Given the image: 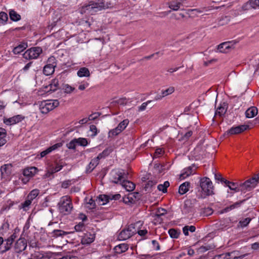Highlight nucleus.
Masks as SVG:
<instances>
[{
    "label": "nucleus",
    "mask_w": 259,
    "mask_h": 259,
    "mask_svg": "<svg viewBox=\"0 0 259 259\" xmlns=\"http://www.w3.org/2000/svg\"><path fill=\"white\" fill-rule=\"evenodd\" d=\"M111 7V3H105V0H97V2L91 1L88 5H84L80 8V12L82 14L87 13L93 15L99 11L108 9Z\"/></svg>",
    "instance_id": "nucleus-1"
},
{
    "label": "nucleus",
    "mask_w": 259,
    "mask_h": 259,
    "mask_svg": "<svg viewBox=\"0 0 259 259\" xmlns=\"http://www.w3.org/2000/svg\"><path fill=\"white\" fill-rule=\"evenodd\" d=\"M58 207L60 212L64 215L70 213L73 208L70 198L67 196L63 197L58 203Z\"/></svg>",
    "instance_id": "nucleus-2"
},
{
    "label": "nucleus",
    "mask_w": 259,
    "mask_h": 259,
    "mask_svg": "<svg viewBox=\"0 0 259 259\" xmlns=\"http://www.w3.org/2000/svg\"><path fill=\"white\" fill-rule=\"evenodd\" d=\"M200 186L204 194L209 196L214 194L213 186L211 180L207 177H203L200 180Z\"/></svg>",
    "instance_id": "nucleus-3"
},
{
    "label": "nucleus",
    "mask_w": 259,
    "mask_h": 259,
    "mask_svg": "<svg viewBox=\"0 0 259 259\" xmlns=\"http://www.w3.org/2000/svg\"><path fill=\"white\" fill-rule=\"evenodd\" d=\"M258 183V182L256 177L253 175L251 178L246 180L243 183L239 184V191L243 193L250 191L255 188Z\"/></svg>",
    "instance_id": "nucleus-4"
},
{
    "label": "nucleus",
    "mask_w": 259,
    "mask_h": 259,
    "mask_svg": "<svg viewBox=\"0 0 259 259\" xmlns=\"http://www.w3.org/2000/svg\"><path fill=\"white\" fill-rule=\"evenodd\" d=\"M42 53L40 47H33L27 50L23 54V57L27 60L35 59Z\"/></svg>",
    "instance_id": "nucleus-5"
},
{
    "label": "nucleus",
    "mask_w": 259,
    "mask_h": 259,
    "mask_svg": "<svg viewBox=\"0 0 259 259\" xmlns=\"http://www.w3.org/2000/svg\"><path fill=\"white\" fill-rule=\"evenodd\" d=\"M128 173L123 170H115L112 172V182L115 184H121L124 179H127Z\"/></svg>",
    "instance_id": "nucleus-6"
},
{
    "label": "nucleus",
    "mask_w": 259,
    "mask_h": 259,
    "mask_svg": "<svg viewBox=\"0 0 259 259\" xmlns=\"http://www.w3.org/2000/svg\"><path fill=\"white\" fill-rule=\"evenodd\" d=\"M27 247V241L24 238H20L15 243L14 250L15 252L20 253Z\"/></svg>",
    "instance_id": "nucleus-7"
},
{
    "label": "nucleus",
    "mask_w": 259,
    "mask_h": 259,
    "mask_svg": "<svg viewBox=\"0 0 259 259\" xmlns=\"http://www.w3.org/2000/svg\"><path fill=\"white\" fill-rule=\"evenodd\" d=\"M235 44L233 41L224 42L218 45L217 49L221 53H227L231 49L234 48Z\"/></svg>",
    "instance_id": "nucleus-8"
},
{
    "label": "nucleus",
    "mask_w": 259,
    "mask_h": 259,
    "mask_svg": "<svg viewBox=\"0 0 259 259\" xmlns=\"http://www.w3.org/2000/svg\"><path fill=\"white\" fill-rule=\"evenodd\" d=\"M16 232H17V229H15L13 234L12 235H11L10 236V237H9L8 238H7L6 240H5L6 243L5 245L4 249L2 250L1 251V253H2V254L4 253L5 252L11 249L12 244L14 240L17 237Z\"/></svg>",
    "instance_id": "nucleus-9"
},
{
    "label": "nucleus",
    "mask_w": 259,
    "mask_h": 259,
    "mask_svg": "<svg viewBox=\"0 0 259 259\" xmlns=\"http://www.w3.org/2000/svg\"><path fill=\"white\" fill-rule=\"evenodd\" d=\"M249 125L245 124L232 127L228 131V134L230 135L238 134L246 131Z\"/></svg>",
    "instance_id": "nucleus-10"
},
{
    "label": "nucleus",
    "mask_w": 259,
    "mask_h": 259,
    "mask_svg": "<svg viewBox=\"0 0 259 259\" xmlns=\"http://www.w3.org/2000/svg\"><path fill=\"white\" fill-rule=\"evenodd\" d=\"M24 117L21 115H17L12 117L4 119V122L7 125H12L16 124L22 121Z\"/></svg>",
    "instance_id": "nucleus-11"
},
{
    "label": "nucleus",
    "mask_w": 259,
    "mask_h": 259,
    "mask_svg": "<svg viewBox=\"0 0 259 259\" xmlns=\"http://www.w3.org/2000/svg\"><path fill=\"white\" fill-rule=\"evenodd\" d=\"M40 112L43 114H47L53 109L49 101H45L41 102L39 106Z\"/></svg>",
    "instance_id": "nucleus-12"
},
{
    "label": "nucleus",
    "mask_w": 259,
    "mask_h": 259,
    "mask_svg": "<svg viewBox=\"0 0 259 259\" xmlns=\"http://www.w3.org/2000/svg\"><path fill=\"white\" fill-rule=\"evenodd\" d=\"M62 146V144L61 143H58L57 144H55V145L49 147L46 150L42 151L40 153V157H43L47 155V154L51 153L53 150H55L57 149L58 148L61 147Z\"/></svg>",
    "instance_id": "nucleus-13"
},
{
    "label": "nucleus",
    "mask_w": 259,
    "mask_h": 259,
    "mask_svg": "<svg viewBox=\"0 0 259 259\" xmlns=\"http://www.w3.org/2000/svg\"><path fill=\"white\" fill-rule=\"evenodd\" d=\"M256 6L254 0H249L244 3L241 8V11H245L251 9H256Z\"/></svg>",
    "instance_id": "nucleus-14"
},
{
    "label": "nucleus",
    "mask_w": 259,
    "mask_h": 259,
    "mask_svg": "<svg viewBox=\"0 0 259 259\" xmlns=\"http://www.w3.org/2000/svg\"><path fill=\"white\" fill-rule=\"evenodd\" d=\"M12 165L11 164H7L1 167V172L3 177L8 176L11 173Z\"/></svg>",
    "instance_id": "nucleus-15"
},
{
    "label": "nucleus",
    "mask_w": 259,
    "mask_h": 259,
    "mask_svg": "<svg viewBox=\"0 0 259 259\" xmlns=\"http://www.w3.org/2000/svg\"><path fill=\"white\" fill-rule=\"evenodd\" d=\"M128 248V245L126 243L120 244L114 248V251L117 254H120L126 251Z\"/></svg>",
    "instance_id": "nucleus-16"
},
{
    "label": "nucleus",
    "mask_w": 259,
    "mask_h": 259,
    "mask_svg": "<svg viewBox=\"0 0 259 259\" xmlns=\"http://www.w3.org/2000/svg\"><path fill=\"white\" fill-rule=\"evenodd\" d=\"M121 185L126 191L129 192L133 191L135 188V184L126 179L123 180Z\"/></svg>",
    "instance_id": "nucleus-17"
},
{
    "label": "nucleus",
    "mask_w": 259,
    "mask_h": 259,
    "mask_svg": "<svg viewBox=\"0 0 259 259\" xmlns=\"http://www.w3.org/2000/svg\"><path fill=\"white\" fill-rule=\"evenodd\" d=\"M95 239L94 234L91 233L87 234L82 238L81 240V243L83 244H89L93 242Z\"/></svg>",
    "instance_id": "nucleus-18"
},
{
    "label": "nucleus",
    "mask_w": 259,
    "mask_h": 259,
    "mask_svg": "<svg viewBox=\"0 0 259 259\" xmlns=\"http://www.w3.org/2000/svg\"><path fill=\"white\" fill-rule=\"evenodd\" d=\"M190 186V183L188 182H186L182 184L179 189V193L181 195L185 194L189 191Z\"/></svg>",
    "instance_id": "nucleus-19"
},
{
    "label": "nucleus",
    "mask_w": 259,
    "mask_h": 259,
    "mask_svg": "<svg viewBox=\"0 0 259 259\" xmlns=\"http://www.w3.org/2000/svg\"><path fill=\"white\" fill-rule=\"evenodd\" d=\"M133 236V232L129 233L126 229L122 230L118 235L119 240H124L130 238Z\"/></svg>",
    "instance_id": "nucleus-20"
},
{
    "label": "nucleus",
    "mask_w": 259,
    "mask_h": 259,
    "mask_svg": "<svg viewBox=\"0 0 259 259\" xmlns=\"http://www.w3.org/2000/svg\"><path fill=\"white\" fill-rule=\"evenodd\" d=\"M257 114V109L255 107H251L249 108L245 112L246 117L247 118H252Z\"/></svg>",
    "instance_id": "nucleus-21"
},
{
    "label": "nucleus",
    "mask_w": 259,
    "mask_h": 259,
    "mask_svg": "<svg viewBox=\"0 0 259 259\" xmlns=\"http://www.w3.org/2000/svg\"><path fill=\"white\" fill-rule=\"evenodd\" d=\"M27 47L26 42H22L13 49V52L15 54H19L26 49Z\"/></svg>",
    "instance_id": "nucleus-22"
},
{
    "label": "nucleus",
    "mask_w": 259,
    "mask_h": 259,
    "mask_svg": "<svg viewBox=\"0 0 259 259\" xmlns=\"http://www.w3.org/2000/svg\"><path fill=\"white\" fill-rule=\"evenodd\" d=\"M245 200H243L240 201L239 202H236V203L230 205L229 206L225 207L222 211V212H227L232 209H234L236 208L239 207L240 206L241 204L245 201Z\"/></svg>",
    "instance_id": "nucleus-23"
},
{
    "label": "nucleus",
    "mask_w": 259,
    "mask_h": 259,
    "mask_svg": "<svg viewBox=\"0 0 259 259\" xmlns=\"http://www.w3.org/2000/svg\"><path fill=\"white\" fill-rule=\"evenodd\" d=\"M79 77H89L90 76V71L88 68L86 67H81L77 73Z\"/></svg>",
    "instance_id": "nucleus-24"
},
{
    "label": "nucleus",
    "mask_w": 259,
    "mask_h": 259,
    "mask_svg": "<svg viewBox=\"0 0 259 259\" xmlns=\"http://www.w3.org/2000/svg\"><path fill=\"white\" fill-rule=\"evenodd\" d=\"M55 67H56L46 65L43 69L44 74L47 76L52 75L55 71Z\"/></svg>",
    "instance_id": "nucleus-25"
},
{
    "label": "nucleus",
    "mask_w": 259,
    "mask_h": 259,
    "mask_svg": "<svg viewBox=\"0 0 259 259\" xmlns=\"http://www.w3.org/2000/svg\"><path fill=\"white\" fill-rule=\"evenodd\" d=\"M99 163L97 160L94 158L92 159L90 163L88 165L86 171L87 173H90L93 171V170L98 165Z\"/></svg>",
    "instance_id": "nucleus-26"
},
{
    "label": "nucleus",
    "mask_w": 259,
    "mask_h": 259,
    "mask_svg": "<svg viewBox=\"0 0 259 259\" xmlns=\"http://www.w3.org/2000/svg\"><path fill=\"white\" fill-rule=\"evenodd\" d=\"M226 186L228 187L230 190H233L236 192H239V184L227 181L226 182Z\"/></svg>",
    "instance_id": "nucleus-27"
},
{
    "label": "nucleus",
    "mask_w": 259,
    "mask_h": 259,
    "mask_svg": "<svg viewBox=\"0 0 259 259\" xmlns=\"http://www.w3.org/2000/svg\"><path fill=\"white\" fill-rule=\"evenodd\" d=\"M217 257L218 259H234L236 258V252H232L219 255Z\"/></svg>",
    "instance_id": "nucleus-28"
},
{
    "label": "nucleus",
    "mask_w": 259,
    "mask_h": 259,
    "mask_svg": "<svg viewBox=\"0 0 259 259\" xmlns=\"http://www.w3.org/2000/svg\"><path fill=\"white\" fill-rule=\"evenodd\" d=\"M9 16L11 20L13 21H18L21 19V16L13 10H10Z\"/></svg>",
    "instance_id": "nucleus-29"
},
{
    "label": "nucleus",
    "mask_w": 259,
    "mask_h": 259,
    "mask_svg": "<svg viewBox=\"0 0 259 259\" xmlns=\"http://www.w3.org/2000/svg\"><path fill=\"white\" fill-rule=\"evenodd\" d=\"M53 237H63L69 234V232L61 230H54L52 232Z\"/></svg>",
    "instance_id": "nucleus-30"
},
{
    "label": "nucleus",
    "mask_w": 259,
    "mask_h": 259,
    "mask_svg": "<svg viewBox=\"0 0 259 259\" xmlns=\"http://www.w3.org/2000/svg\"><path fill=\"white\" fill-rule=\"evenodd\" d=\"M182 5L181 2H177L175 1L170 2L169 4V8L174 11H178Z\"/></svg>",
    "instance_id": "nucleus-31"
},
{
    "label": "nucleus",
    "mask_w": 259,
    "mask_h": 259,
    "mask_svg": "<svg viewBox=\"0 0 259 259\" xmlns=\"http://www.w3.org/2000/svg\"><path fill=\"white\" fill-rule=\"evenodd\" d=\"M169 186L168 181H165L163 184H159L157 186L159 191H162L163 193L167 192V188Z\"/></svg>",
    "instance_id": "nucleus-32"
},
{
    "label": "nucleus",
    "mask_w": 259,
    "mask_h": 259,
    "mask_svg": "<svg viewBox=\"0 0 259 259\" xmlns=\"http://www.w3.org/2000/svg\"><path fill=\"white\" fill-rule=\"evenodd\" d=\"M35 167H31L24 169L23 174L24 176L26 177H32L33 175Z\"/></svg>",
    "instance_id": "nucleus-33"
},
{
    "label": "nucleus",
    "mask_w": 259,
    "mask_h": 259,
    "mask_svg": "<svg viewBox=\"0 0 259 259\" xmlns=\"http://www.w3.org/2000/svg\"><path fill=\"white\" fill-rule=\"evenodd\" d=\"M109 198H110V196L109 195H100L99 196V202H102L101 205H104L109 202Z\"/></svg>",
    "instance_id": "nucleus-34"
},
{
    "label": "nucleus",
    "mask_w": 259,
    "mask_h": 259,
    "mask_svg": "<svg viewBox=\"0 0 259 259\" xmlns=\"http://www.w3.org/2000/svg\"><path fill=\"white\" fill-rule=\"evenodd\" d=\"M227 111V109L225 106H223L222 105H221L220 107H219L215 113V116L219 115L220 116H222L224 114H225L226 112Z\"/></svg>",
    "instance_id": "nucleus-35"
},
{
    "label": "nucleus",
    "mask_w": 259,
    "mask_h": 259,
    "mask_svg": "<svg viewBox=\"0 0 259 259\" xmlns=\"http://www.w3.org/2000/svg\"><path fill=\"white\" fill-rule=\"evenodd\" d=\"M39 194V191L37 189L32 190L27 195V198L32 201Z\"/></svg>",
    "instance_id": "nucleus-36"
},
{
    "label": "nucleus",
    "mask_w": 259,
    "mask_h": 259,
    "mask_svg": "<svg viewBox=\"0 0 259 259\" xmlns=\"http://www.w3.org/2000/svg\"><path fill=\"white\" fill-rule=\"evenodd\" d=\"M168 233L172 238H178L180 234V232L175 229H170L168 230Z\"/></svg>",
    "instance_id": "nucleus-37"
},
{
    "label": "nucleus",
    "mask_w": 259,
    "mask_h": 259,
    "mask_svg": "<svg viewBox=\"0 0 259 259\" xmlns=\"http://www.w3.org/2000/svg\"><path fill=\"white\" fill-rule=\"evenodd\" d=\"M192 174V168L188 167L187 169L180 175V179L181 180L186 178Z\"/></svg>",
    "instance_id": "nucleus-38"
},
{
    "label": "nucleus",
    "mask_w": 259,
    "mask_h": 259,
    "mask_svg": "<svg viewBox=\"0 0 259 259\" xmlns=\"http://www.w3.org/2000/svg\"><path fill=\"white\" fill-rule=\"evenodd\" d=\"M128 123L129 121L128 119H124L122 121L120 122L117 127H118L120 131L122 132L126 128Z\"/></svg>",
    "instance_id": "nucleus-39"
},
{
    "label": "nucleus",
    "mask_w": 259,
    "mask_h": 259,
    "mask_svg": "<svg viewBox=\"0 0 259 259\" xmlns=\"http://www.w3.org/2000/svg\"><path fill=\"white\" fill-rule=\"evenodd\" d=\"M175 91V88L173 87H170L168 89L165 90H162L161 91V94H163V95L164 97H166L169 95L173 93Z\"/></svg>",
    "instance_id": "nucleus-40"
},
{
    "label": "nucleus",
    "mask_w": 259,
    "mask_h": 259,
    "mask_svg": "<svg viewBox=\"0 0 259 259\" xmlns=\"http://www.w3.org/2000/svg\"><path fill=\"white\" fill-rule=\"evenodd\" d=\"M46 65L56 67L57 62L55 57L54 56H51L49 57L47 60Z\"/></svg>",
    "instance_id": "nucleus-41"
},
{
    "label": "nucleus",
    "mask_w": 259,
    "mask_h": 259,
    "mask_svg": "<svg viewBox=\"0 0 259 259\" xmlns=\"http://www.w3.org/2000/svg\"><path fill=\"white\" fill-rule=\"evenodd\" d=\"M121 131L118 128V127H116V128L111 130L109 131L108 133V137H112L113 136H116L118 135L119 133H120Z\"/></svg>",
    "instance_id": "nucleus-42"
},
{
    "label": "nucleus",
    "mask_w": 259,
    "mask_h": 259,
    "mask_svg": "<svg viewBox=\"0 0 259 259\" xmlns=\"http://www.w3.org/2000/svg\"><path fill=\"white\" fill-rule=\"evenodd\" d=\"M8 17L6 13L4 12H0V23L4 24L8 20Z\"/></svg>",
    "instance_id": "nucleus-43"
},
{
    "label": "nucleus",
    "mask_w": 259,
    "mask_h": 259,
    "mask_svg": "<svg viewBox=\"0 0 259 259\" xmlns=\"http://www.w3.org/2000/svg\"><path fill=\"white\" fill-rule=\"evenodd\" d=\"M77 144L81 146H85L88 145V141L85 138H79L76 139Z\"/></svg>",
    "instance_id": "nucleus-44"
},
{
    "label": "nucleus",
    "mask_w": 259,
    "mask_h": 259,
    "mask_svg": "<svg viewBox=\"0 0 259 259\" xmlns=\"http://www.w3.org/2000/svg\"><path fill=\"white\" fill-rule=\"evenodd\" d=\"M76 144V139H74L69 143L67 144V147L69 149H75Z\"/></svg>",
    "instance_id": "nucleus-45"
},
{
    "label": "nucleus",
    "mask_w": 259,
    "mask_h": 259,
    "mask_svg": "<svg viewBox=\"0 0 259 259\" xmlns=\"http://www.w3.org/2000/svg\"><path fill=\"white\" fill-rule=\"evenodd\" d=\"M61 79V76H58L55 78L53 79L52 80V82L51 83H52V85H54L55 87H57L58 88H60L59 87V81Z\"/></svg>",
    "instance_id": "nucleus-46"
},
{
    "label": "nucleus",
    "mask_w": 259,
    "mask_h": 259,
    "mask_svg": "<svg viewBox=\"0 0 259 259\" xmlns=\"http://www.w3.org/2000/svg\"><path fill=\"white\" fill-rule=\"evenodd\" d=\"M62 89L64 90L65 92L67 94L71 93L75 90L74 88H73L68 84L63 85Z\"/></svg>",
    "instance_id": "nucleus-47"
},
{
    "label": "nucleus",
    "mask_w": 259,
    "mask_h": 259,
    "mask_svg": "<svg viewBox=\"0 0 259 259\" xmlns=\"http://www.w3.org/2000/svg\"><path fill=\"white\" fill-rule=\"evenodd\" d=\"M87 204L89 205L87 207L90 209L95 208L96 206L95 201L92 198L89 199V201L87 202Z\"/></svg>",
    "instance_id": "nucleus-48"
},
{
    "label": "nucleus",
    "mask_w": 259,
    "mask_h": 259,
    "mask_svg": "<svg viewBox=\"0 0 259 259\" xmlns=\"http://www.w3.org/2000/svg\"><path fill=\"white\" fill-rule=\"evenodd\" d=\"M251 219L249 218H247L243 220H241L239 222V224L241 225V227H246L251 221Z\"/></svg>",
    "instance_id": "nucleus-49"
},
{
    "label": "nucleus",
    "mask_w": 259,
    "mask_h": 259,
    "mask_svg": "<svg viewBox=\"0 0 259 259\" xmlns=\"http://www.w3.org/2000/svg\"><path fill=\"white\" fill-rule=\"evenodd\" d=\"M152 102L151 100H148L146 102H144L142 103V104L139 107L138 111H144L146 109L147 106L148 104Z\"/></svg>",
    "instance_id": "nucleus-50"
},
{
    "label": "nucleus",
    "mask_w": 259,
    "mask_h": 259,
    "mask_svg": "<svg viewBox=\"0 0 259 259\" xmlns=\"http://www.w3.org/2000/svg\"><path fill=\"white\" fill-rule=\"evenodd\" d=\"M84 228V224L81 222L79 223L78 224L76 225L74 227V229L76 230V231L80 232L82 231Z\"/></svg>",
    "instance_id": "nucleus-51"
},
{
    "label": "nucleus",
    "mask_w": 259,
    "mask_h": 259,
    "mask_svg": "<svg viewBox=\"0 0 259 259\" xmlns=\"http://www.w3.org/2000/svg\"><path fill=\"white\" fill-rule=\"evenodd\" d=\"M101 115V113L99 112H95L92 114H91L88 118L89 120H94L96 119L99 116Z\"/></svg>",
    "instance_id": "nucleus-52"
},
{
    "label": "nucleus",
    "mask_w": 259,
    "mask_h": 259,
    "mask_svg": "<svg viewBox=\"0 0 259 259\" xmlns=\"http://www.w3.org/2000/svg\"><path fill=\"white\" fill-rule=\"evenodd\" d=\"M126 229L128 230V232L130 233L133 232V235L136 233V230L135 227V225L134 224H131Z\"/></svg>",
    "instance_id": "nucleus-53"
},
{
    "label": "nucleus",
    "mask_w": 259,
    "mask_h": 259,
    "mask_svg": "<svg viewBox=\"0 0 259 259\" xmlns=\"http://www.w3.org/2000/svg\"><path fill=\"white\" fill-rule=\"evenodd\" d=\"M166 213V210L164 208H159L157 209L156 212V215L157 217H160L165 214Z\"/></svg>",
    "instance_id": "nucleus-54"
},
{
    "label": "nucleus",
    "mask_w": 259,
    "mask_h": 259,
    "mask_svg": "<svg viewBox=\"0 0 259 259\" xmlns=\"http://www.w3.org/2000/svg\"><path fill=\"white\" fill-rule=\"evenodd\" d=\"M156 181H149L145 185V189L147 190L149 188H151L156 184Z\"/></svg>",
    "instance_id": "nucleus-55"
},
{
    "label": "nucleus",
    "mask_w": 259,
    "mask_h": 259,
    "mask_svg": "<svg viewBox=\"0 0 259 259\" xmlns=\"http://www.w3.org/2000/svg\"><path fill=\"white\" fill-rule=\"evenodd\" d=\"M31 202L32 201L27 198V199L24 202V203H22V208L25 209L31 204Z\"/></svg>",
    "instance_id": "nucleus-56"
},
{
    "label": "nucleus",
    "mask_w": 259,
    "mask_h": 259,
    "mask_svg": "<svg viewBox=\"0 0 259 259\" xmlns=\"http://www.w3.org/2000/svg\"><path fill=\"white\" fill-rule=\"evenodd\" d=\"M49 101L51 103L53 109L59 105V102L57 100H49Z\"/></svg>",
    "instance_id": "nucleus-57"
},
{
    "label": "nucleus",
    "mask_w": 259,
    "mask_h": 259,
    "mask_svg": "<svg viewBox=\"0 0 259 259\" xmlns=\"http://www.w3.org/2000/svg\"><path fill=\"white\" fill-rule=\"evenodd\" d=\"M62 167H63V165H60L59 164H57L55 167H53L52 168V171L51 174H53V173L59 171L62 168Z\"/></svg>",
    "instance_id": "nucleus-58"
},
{
    "label": "nucleus",
    "mask_w": 259,
    "mask_h": 259,
    "mask_svg": "<svg viewBox=\"0 0 259 259\" xmlns=\"http://www.w3.org/2000/svg\"><path fill=\"white\" fill-rule=\"evenodd\" d=\"M71 184V180H67L64 181L62 183V187L63 188H67Z\"/></svg>",
    "instance_id": "nucleus-59"
},
{
    "label": "nucleus",
    "mask_w": 259,
    "mask_h": 259,
    "mask_svg": "<svg viewBox=\"0 0 259 259\" xmlns=\"http://www.w3.org/2000/svg\"><path fill=\"white\" fill-rule=\"evenodd\" d=\"M213 213V210L212 208L207 207L205 208L204 210V214L205 215L208 216L211 214Z\"/></svg>",
    "instance_id": "nucleus-60"
},
{
    "label": "nucleus",
    "mask_w": 259,
    "mask_h": 259,
    "mask_svg": "<svg viewBox=\"0 0 259 259\" xmlns=\"http://www.w3.org/2000/svg\"><path fill=\"white\" fill-rule=\"evenodd\" d=\"M162 150L161 148H157L156 149L154 154V157H158L160 155L162 154Z\"/></svg>",
    "instance_id": "nucleus-61"
},
{
    "label": "nucleus",
    "mask_w": 259,
    "mask_h": 259,
    "mask_svg": "<svg viewBox=\"0 0 259 259\" xmlns=\"http://www.w3.org/2000/svg\"><path fill=\"white\" fill-rule=\"evenodd\" d=\"M109 196H110V198H109V200H118L121 196L119 194H116L115 195H109Z\"/></svg>",
    "instance_id": "nucleus-62"
},
{
    "label": "nucleus",
    "mask_w": 259,
    "mask_h": 259,
    "mask_svg": "<svg viewBox=\"0 0 259 259\" xmlns=\"http://www.w3.org/2000/svg\"><path fill=\"white\" fill-rule=\"evenodd\" d=\"M6 130L0 127V138H6Z\"/></svg>",
    "instance_id": "nucleus-63"
},
{
    "label": "nucleus",
    "mask_w": 259,
    "mask_h": 259,
    "mask_svg": "<svg viewBox=\"0 0 259 259\" xmlns=\"http://www.w3.org/2000/svg\"><path fill=\"white\" fill-rule=\"evenodd\" d=\"M90 130L94 133V136H95L97 134V128L95 125H90Z\"/></svg>",
    "instance_id": "nucleus-64"
}]
</instances>
